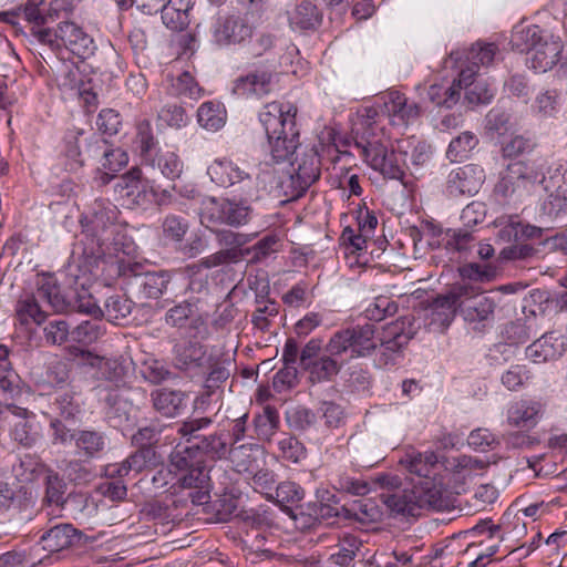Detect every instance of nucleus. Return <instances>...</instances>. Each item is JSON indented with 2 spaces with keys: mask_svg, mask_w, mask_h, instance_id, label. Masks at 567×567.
Segmentation results:
<instances>
[{
  "mask_svg": "<svg viewBox=\"0 0 567 567\" xmlns=\"http://www.w3.org/2000/svg\"><path fill=\"white\" fill-rule=\"evenodd\" d=\"M502 297L496 291L481 292L470 284H456L445 296L437 297L432 305L433 321L449 326L456 310L474 331L482 332L495 321Z\"/></svg>",
  "mask_w": 567,
  "mask_h": 567,
  "instance_id": "f257e3e1",
  "label": "nucleus"
},
{
  "mask_svg": "<svg viewBox=\"0 0 567 567\" xmlns=\"http://www.w3.org/2000/svg\"><path fill=\"white\" fill-rule=\"evenodd\" d=\"M380 498L389 515L400 519L416 518L424 509L444 511L450 503L443 484L434 481L414 483L411 488L393 493H381Z\"/></svg>",
  "mask_w": 567,
  "mask_h": 567,
  "instance_id": "f03ea898",
  "label": "nucleus"
},
{
  "mask_svg": "<svg viewBox=\"0 0 567 567\" xmlns=\"http://www.w3.org/2000/svg\"><path fill=\"white\" fill-rule=\"evenodd\" d=\"M118 210L110 200L95 199L90 215L84 217L85 254L100 258L117 251L121 245V226L116 224Z\"/></svg>",
  "mask_w": 567,
  "mask_h": 567,
  "instance_id": "7ed1b4c3",
  "label": "nucleus"
},
{
  "mask_svg": "<svg viewBox=\"0 0 567 567\" xmlns=\"http://www.w3.org/2000/svg\"><path fill=\"white\" fill-rule=\"evenodd\" d=\"M511 42L519 52H526L529 68L539 73L551 70L564 49L559 35L535 24L516 27Z\"/></svg>",
  "mask_w": 567,
  "mask_h": 567,
  "instance_id": "20e7f679",
  "label": "nucleus"
},
{
  "mask_svg": "<svg viewBox=\"0 0 567 567\" xmlns=\"http://www.w3.org/2000/svg\"><path fill=\"white\" fill-rule=\"evenodd\" d=\"M198 215L200 224L208 229L221 225L239 228L250 221L252 208L245 199L206 197Z\"/></svg>",
  "mask_w": 567,
  "mask_h": 567,
  "instance_id": "39448f33",
  "label": "nucleus"
},
{
  "mask_svg": "<svg viewBox=\"0 0 567 567\" xmlns=\"http://www.w3.org/2000/svg\"><path fill=\"white\" fill-rule=\"evenodd\" d=\"M31 34L52 50L65 48L81 59L93 55L95 51L93 39L71 21H62L55 29H31Z\"/></svg>",
  "mask_w": 567,
  "mask_h": 567,
  "instance_id": "423d86ee",
  "label": "nucleus"
},
{
  "mask_svg": "<svg viewBox=\"0 0 567 567\" xmlns=\"http://www.w3.org/2000/svg\"><path fill=\"white\" fill-rule=\"evenodd\" d=\"M375 332L373 323L357 324L338 330L324 346V351L341 355L349 353L352 359L369 357L378 348Z\"/></svg>",
  "mask_w": 567,
  "mask_h": 567,
  "instance_id": "0eeeda50",
  "label": "nucleus"
},
{
  "mask_svg": "<svg viewBox=\"0 0 567 567\" xmlns=\"http://www.w3.org/2000/svg\"><path fill=\"white\" fill-rule=\"evenodd\" d=\"M545 177L524 162H514L507 166L494 187V196L502 205L520 202L537 182Z\"/></svg>",
  "mask_w": 567,
  "mask_h": 567,
  "instance_id": "6e6552de",
  "label": "nucleus"
},
{
  "mask_svg": "<svg viewBox=\"0 0 567 567\" xmlns=\"http://www.w3.org/2000/svg\"><path fill=\"white\" fill-rule=\"evenodd\" d=\"M292 171L280 183L286 196L299 198L320 177L321 161L315 147L300 148L291 163Z\"/></svg>",
  "mask_w": 567,
  "mask_h": 567,
  "instance_id": "1a4fd4ad",
  "label": "nucleus"
},
{
  "mask_svg": "<svg viewBox=\"0 0 567 567\" xmlns=\"http://www.w3.org/2000/svg\"><path fill=\"white\" fill-rule=\"evenodd\" d=\"M355 146L361 148L373 169L380 171L388 178L403 179L409 156L403 144L398 143L396 147H392L390 151L381 144L371 142H357Z\"/></svg>",
  "mask_w": 567,
  "mask_h": 567,
  "instance_id": "9d476101",
  "label": "nucleus"
},
{
  "mask_svg": "<svg viewBox=\"0 0 567 567\" xmlns=\"http://www.w3.org/2000/svg\"><path fill=\"white\" fill-rule=\"evenodd\" d=\"M210 230L215 234L216 241L223 249L203 259V265L207 269L240 262L247 257L244 246L256 237V234L237 233L231 229L218 227Z\"/></svg>",
  "mask_w": 567,
  "mask_h": 567,
  "instance_id": "9b49d317",
  "label": "nucleus"
},
{
  "mask_svg": "<svg viewBox=\"0 0 567 567\" xmlns=\"http://www.w3.org/2000/svg\"><path fill=\"white\" fill-rule=\"evenodd\" d=\"M80 137L76 136L74 143H70L66 148V155L73 158L80 165H83L85 159L102 156L104 163L103 167L110 171H117L122 165L126 164V154L121 150H111L106 146L104 140L93 136L87 143L85 150L82 152L80 148Z\"/></svg>",
  "mask_w": 567,
  "mask_h": 567,
  "instance_id": "f8f14e48",
  "label": "nucleus"
},
{
  "mask_svg": "<svg viewBox=\"0 0 567 567\" xmlns=\"http://www.w3.org/2000/svg\"><path fill=\"white\" fill-rule=\"evenodd\" d=\"M9 414L7 420L11 426L10 436L23 447H32L41 437V427L33 412L16 404L6 403Z\"/></svg>",
  "mask_w": 567,
  "mask_h": 567,
  "instance_id": "ddd939ff",
  "label": "nucleus"
},
{
  "mask_svg": "<svg viewBox=\"0 0 567 567\" xmlns=\"http://www.w3.org/2000/svg\"><path fill=\"white\" fill-rule=\"evenodd\" d=\"M165 323L177 329H185L187 338L205 339L208 327L197 308L189 301H182L165 312Z\"/></svg>",
  "mask_w": 567,
  "mask_h": 567,
  "instance_id": "4468645a",
  "label": "nucleus"
},
{
  "mask_svg": "<svg viewBox=\"0 0 567 567\" xmlns=\"http://www.w3.org/2000/svg\"><path fill=\"white\" fill-rule=\"evenodd\" d=\"M415 329L413 321L409 317L400 318L389 323L381 337L377 338L378 344L382 350L381 360L388 364L394 359V354L399 353L414 337Z\"/></svg>",
  "mask_w": 567,
  "mask_h": 567,
  "instance_id": "2eb2a0df",
  "label": "nucleus"
},
{
  "mask_svg": "<svg viewBox=\"0 0 567 567\" xmlns=\"http://www.w3.org/2000/svg\"><path fill=\"white\" fill-rule=\"evenodd\" d=\"M297 107L290 103L271 102L259 112V121L267 137L278 133L292 134L296 126Z\"/></svg>",
  "mask_w": 567,
  "mask_h": 567,
  "instance_id": "dca6fc26",
  "label": "nucleus"
},
{
  "mask_svg": "<svg viewBox=\"0 0 567 567\" xmlns=\"http://www.w3.org/2000/svg\"><path fill=\"white\" fill-rule=\"evenodd\" d=\"M484 178V171L478 165L468 164L454 168L447 175L446 192L452 197L475 195Z\"/></svg>",
  "mask_w": 567,
  "mask_h": 567,
  "instance_id": "f3484780",
  "label": "nucleus"
},
{
  "mask_svg": "<svg viewBox=\"0 0 567 567\" xmlns=\"http://www.w3.org/2000/svg\"><path fill=\"white\" fill-rule=\"evenodd\" d=\"M277 74L268 70H255L235 81L233 91L240 96L262 97L277 85Z\"/></svg>",
  "mask_w": 567,
  "mask_h": 567,
  "instance_id": "a211bd4d",
  "label": "nucleus"
},
{
  "mask_svg": "<svg viewBox=\"0 0 567 567\" xmlns=\"http://www.w3.org/2000/svg\"><path fill=\"white\" fill-rule=\"evenodd\" d=\"M400 463L409 473L419 477L416 483H424V481L442 483L436 478L439 458L433 451L419 452L412 450L401 458Z\"/></svg>",
  "mask_w": 567,
  "mask_h": 567,
  "instance_id": "6ab92c4d",
  "label": "nucleus"
},
{
  "mask_svg": "<svg viewBox=\"0 0 567 567\" xmlns=\"http://www.w3.org/2000/svg\"><path fill=\"white\" fill-rule=\"evenodd\" d=\"M83 534L71 524H59L48 529L38 543L48 555L66 549L79 543Z\"/></svg>",
  "mask_w": 567,
  "mask_h": 567,
  "instance_id": "aec40b11",
  "label": "nucleus"
},
{
  "mask_svg": "<svg viewBox=\"0 0 567 567\" xmlns=\"http://www.w3.org/2000/svg\"><path fill=\"white\" fill-rule=\"evenodd\" d=\"M172 276L166 270L134 274L131 286L138 298L157 299L167 289Z\"/></svg>",
  "mask_w": 567,
  "mask_h": 567,
  "instance_id": "412c9836",
  "label": "nucleus"
},
{
  "mask_svg": "<svg viewBox=\"0 0 567 567\" xmlns=\"http://www.w3.org/2000/svg\"><path fill=\"white\" fill-rule=\"evenodd\" d=\"M75 454L83 461L99 458L106 449L107 437L104 432L83 429L73 431Z\"/></svg>",
  "mask_w": 567,
  "mask_h": 567,
  "instance_id": "4be33fe9",
  "label": "nucleus"
},
{
  "mask_svg": "<svg viewBox=\"0 0 567 567\" xmlns=\"http://www.w3.org/2000/svg\"><path fill=\"white\" fill-rule=\"evenodd\" d=\"M252 28L236 16L218 19L213 31L216 43L220 45L241 43L250 38Z\"/></svg>",
  "mask_w": 567,
  "mask_h": 567,
  "instance_id": "5701e85b",
  "label": "nucleus"
},
{
  "mask_svg": "<svg viewBox=\"0 0 567 567\" xmlns=\"http://www.w3.org/2000/svg\"><path fill=\"white\" fill-rule=\"evenodd\" d=\"M566 351V342L557 332L544 333L526 349V355L535 363L560 358Z\"/></svg>",
  "mask_w": 567,
  "mask_h": 567,
  "instance_id": "b1692460",
  "label": "nucleus"
},
{
  "mask_svg": "<svg viewBox=\"0 0 567 567\" xmlns=\"http://www.w3.org/2000/svg\"><path fill=\"white\" fill-rule=\"evenodd\" d=\"M197 338L176 342L173 347V364L182 371L200 368L206 358V349Z\"/></svg>",
  "mask_w": 567,
  "mask_h": 567,
  "instance_id": "393cba45",
  "label": "nucleus"
},
{
  "mask_svg": "<svg viewBox=\"0 0 567 567\" xmlns=\"http://www.w3.org/2000/svg\"><path fill=\"white\" fill-rule=\"evenodd\" d=\"M114 192L127 205H141L145 202L146 189L142 182V171L133 167L120 176L114 184Z\"/></svg>",
  "mask_w": 567,
  "mask_h": 567,
  "instance_id": "a878e982",
  "label": "nucleus"
},
{
  "mask_svg": "<svg viewBox=\"0 0 567 567\" xmlns=\"http://www.w3.org/2000/svg\"><path fill=\"white\" fill-rule=\"evenodd\" d=\"M127 389H112L107 392L105 403V415L114 427L126 424L131 419L132 401Z\"/></svg>",
  "mask_w": 567,
  "mask_h": 567,
  "instance_id": "bb28decb",
  "label": "nucleus"
},
{
  "mask_svg": "<svg viewBox=\"0 0 567 567\" xmlns=\"http://www.w3.org/2000/svg\"><path fill=\"white\" fill-rule=\"evenodd\" d=\"M76 351L75 355L81 359V363L93 369L97 379L118 381L124 375V367L117 359L100 357L81 349H76Z\"/></svg>",
  "mask_w": 567,
  "mask_h": 567,
  "instance_id": "cd10ccee",
  "label": "nucleus"
},
{
  "mask_svg": "<svg viewBox=\"0 0 567 567\" xmlns=\"http://www.w3.org/2000/svg\"><path fill=\"white\" fill-rule=\"evenodd\" d=\"M384 109L394 124L414 122L421 114L420 106L414 102L409 103L399 91H391L384 96Z\"/></svg>",
  "mask_w": 567,
  "mask_h": 567,
  "instance_id": "c85d7f7f",
  "label": "nucleus"
},
{
  "mask_svg": "<svg viewBox=\"0 0 567 567\" xmlns=\"http://www.w3.org/2000/svg\"><path fill=\"white\" fill-rule=\"evenodd\" d=\"M133 309V302L121 295L110 296L104 302V311H102L95 305H80L79 310L89 315L96 316L97 313L103 315L109 321L121 324L131 315Z\"/></svg>",
  "mask_w": 567,
  "mask_h": 567,
  "instance_id": "c756f323",
  "label": "nucleus"
},
{
  "mask_svg": "<svg viewBox=\"0 0 567 567\" xmlns=\"http://www.w3.org/2000/svg\"><path fill=\"white\" fill-rule=\"evenodd\" d=\"M142 163L148 167L154 175L158 174L171 181L178 178L183 172V163L178 155L168 150L158 148L142 161Z\"/></svg>",
  "mask_w": 567,
  "mask_h": 567,
  "instance_id": "7c9ffc66",
  "label": "nucleus"
},
{
  "mask_svg": "<svg viewBox=\"0 0 567 567\" xmlns=\"http://www.w3.org/2000/svg\"><path fill=\"white\" fill-rule=\"evenodd\" d=\"M212 182L221 187L233 186L237 183H251L250 174L228 159H215L207 168Z\"/></svg>",
  "mask_w": 567,
  "mask_h": 567,
  "instance_id": "2f4dec72",
  "label": "nucleus"
},
{
  "mask_svg": "<svg viewBox=\"0 0 567 567\" xmlns=\"http://www.w3.org/2000/svg\"><path fill=\"white\" fill-rule=\"evenodd\" d=\"M156 452L153 446L138 447L121 464L107 466L106 474L111 477H123L131 472L140 473L155 462Z\"/></svg>",
  "mask_w": 567,
  "mask_h": 567,
  "instance_id": "473e14b6",
  "label": "nucleus"
},
{
  "mask_svg": "<svg viewBox=\"0 0 567 567\" xmlns=\"http://www.w3.org/2000/svg\"><path fill=\"white\" fill-rule=\"evenodd\" d=\"M193 6V0H167L159 8L164 25L172 31L186 29L190 22L189 11Z\"/></svg>",
  "mask_w": 567,
  "mask_h": 567,
  "instance_id": "72a5a7b5",
  "label": "nucleus"
},
{
  "mask_svg": "<svg viewBox=\"0 0 567 567\" xmlns=\"http://www.w3.org/2000/svg\"><path fill=\"white\" fill-rule=\"evenodd\" d=\"M34 296L40 301H45L55 312H64L70 307V302L61 292L58 280L53 275H42L38 278Z\"/></svg>",
  "mask_w": 567,
  "mask_h": 567,
  "instance_id": "f704fd0d",
  "label": "nucleus"
},
{
  "mask_svg": "<svg viewBox=\"0 0 567 567\" xmlns=\"http://www.w3.org/2000/svg\"><path fill=\"white\" fill-rule=\"evenodd\" d=\"M194 445L200 456L205 454L210 458L217 460H221L226 457L228 454H231L235 460L238 453L251 450V447H248L246 445H240L238 447H229L226 439L224 437V434L221 433L205 435L199 441L194 442Z\"/></svg>",
  "mask_w": 567,
  "mask_h": 567,
  "instance_id": "c9c22d12",
  "label": "nucleus"
},
{
  "mask_svg": "<svg viewBox=\"0 0 567 567\" xmlns=\"http://www.w3.org/2000/svg\"><path fill=\"white\" fill-rule=\"evenodd\" d=\"M288 14L290 27L293 30H315L322 21L321 12L310 0H301Z\"/></svg>",
  "mask_w": 567,
  "mask_h": 567,
  "instance_id": "e433bc0d",
  "label": "nucleus"
},
{
  "mask_svg": "<svg viewBox=\"0 0 567 567\" xmlns=\"http://www.w3.org/2000/svg\"><path fill=\"white\" fill-rule=\"evenodd\" d=\"M339 355L326 351L323 355L308 364L303 369L308 373V381L311 384L332 381L341 370V363L337 360Z\"/></svg>",
  "mask_w": 567,
  "mask_h": 567,
  "instance_id": "4c0bfd02",
  "label": "nucleus"
},
{
  "mask_svg": "<svg viewBox=\"0 0 567 567\" xmlns=\"http://www.w3.org/2000/svg\"><path fill=\"white\" fill-rule=\"evenodd\" d=\"M270 147V154L277 163L289 161L293 154L300 150L299 131L293 127L292 134L285 133L274 134L267 137Z\"/></svg>",
  "mask_w": 567,
  "mask_h": 567,
  "instance_id": "58836bf2",
  "label": "nucleus"
},
{
  "mask_svg": "<svg viewBox=\"0 0 567 567\" xmlns=\"http://www.w3.org/2000/svg\"><path fill=\"white\" fill-rule=\"evenodd\" d=\"M152 402L162 415L174 417L185 406V394L177 390L161 389L152 393Z\"/></svg>",
  "mask_w": 567,
  "mask_h": 567,
  "instance_id": "ea45409f",
  "label": "nucleus"
},
{
  "mask_svg": "<svg viewBox=\"0 0 567 567\" xmlns=\"http://www.w3.org/2000/svg\"><path fill=\"white\" fill-rule=\"evenodd\" d=\"M16 316L21 324L34 323L41 326L45 322L47 313L40 306V300L34 293L22 296L16 306Z\"/></svg>",
  "mask_w": 567,
  "mask_h": 567,
  "instance_id": "a19ab883",
  "label": "nucleus"
},
{
  "mask_svg": "<svg viewBox=\"0 0 567 567\" xmlns=\"http://www.w3.org/2000/svg\"><path fill=\"white\" fill-rule=\"evenodd\" d=\"M540 412V403L535 401H519L509 408L507 421L514 426L530 427L536 424Z\"/></svg>",
  "mask_w": 567,
  "mask_h": 567,
  "instance_id": "79ce46f5",
  "label": "nucleus"
},
{
  "mask_svg": "<svg viewBox=\"0 0 567 567\" xmlns=\"http://www.w3.org/2000/svg\"><path fill=\"white\" fill-rule=\"evenodd\" d=\"M171 466L177 472H184L204 463L194 443L184 445L177 442L174 451L169 455Z\"/></svg>",
  "mask_w": 567,
  "mask_h": 567,
  "instance_id": "37998d69",
  "label": "nucleus"
},
{
  "mask_svg": "<svg viewBox=\"0 0 567 567\" xmlns=\"http://www.w3.org/2000/svg\"><path fill=\"white\" fill-rule=\"evenodd\" d=\"M210 424L212 420L209 417L188 419L171 425V433L174 432L178 435V442L184 441V445H190L204 436L199 434L200 430L208 427Z\"/></svg>",
  "mask_w": 567,
  "mask_h": 567,
  "instance_id": "c03bdc74",
  "label": "nucleus"
},
{
  "mask_svg": "<svg viewBox=\"0 0 567 567\" xmlns=\"http://www.w3.org/2000/svg\"><path fill=\"white\" fill-rule=\"evenodd\" d=\"M285 420L292 431L305 432L317 424L318 416L313 410L305 405H293L286 410Z\"/></svg>",
  "mask_w": 567,
  "mask_h": 567,
  "instance_id": "a18cd8bd",
  "label": "nucleus"
},
{
  "mask_svg": "<svg viewBox=\"0 0 567 567\" xmlns=\"http://www.w3.org/2000/svg\"><path fill=\"white\" fill-rule=\"evenodd\" d=\"M197 120L204 128L217 131L225 124L226 111L220 103L205 102L197 110Z\"/></svg>",
  "mask_w": 567,
  "mask_h": 567,
  "instance_id": "49530a36",
  "label": "nucleus"
},
{
  "mask_svg": "<svg viewBox=\"0 0 567 567\" xmlns=\"http://www.w3.org/2000/svg\"><path fill=\"white\" fill-rule=\"evenodd\" d=\"M203 262L200 265L193 264L184 268V274L188 278L187 290L195 296L197 301L208 295L209 281L208 275L204 271Z\"/></svg>",
  "mask_w": 567,
  "mask_h": 567,
  "instance_id": "de8ad7c7",
  "label": "nucleus"
},
{
  "mask_svg": "<svg viewBox=\"0 0 567 567\" xmlns=\"http://www.w3.org/2000/svg\"><path fill=\"white\" fill-rule=\"evenodd\" d=\"M477 144V136L470 131H465L450 142L446 156L452 162H461L468 157Z\"/></svg>",
  "mask_w": 567,
  "mask_h": 567,
  "instance_id": "09e8293b",
  "label": "nucleus"
},
{
  "mask_svg": "<svg viewBox=\"0 0 567 567\" xmlns=\"http://www.w3.org/2000/svg\"><path fill=\"white\" fill-rule=\"evenodd\" d=\"M458 271L463 279L475 282H491L497 278L499 268L493 262H468L460 267Z\"/></svg>",
  "mask_w": 567,
  "mask_h": 567,
  "instance_id": "8fccbe9b",
  "label": "nucleus"
},
{
  "mask_svg": "<svg viewBox=\"0 0 567 567\" xmlns=\"http://www.w3.org/2000/svg\"><path fill=\"white\" fill-rule=\"evenodd\" d=\"M348 513L360 523H375L382 519L383 513L373 498L353 502Z\"/></svg>",
  "mask_w": 567,
  "mask_h": 567,
  "instance_id": "3c124183",
  "label": "nucleus"
},
{
  "mask_svg": "<svg viewBox=\"0 0 567 567\" xmlns=\"http://www.w3.org/2000/svg\"><path fill=\"white\" fill-rule=\"evenodd\" d=\"M105 333L104 324L97 320H85L78 324L72 331V340L78 343L91 344Z\"/></svg>",
  "mask_w": 567,
  "mask_h": 567,
  "instance_id": "603ef678",
  "label": "nucleus"
},
{
  "mask_svg": "<svg viewBox=\"0 0 567 567\" xmlns=\"http://www.w3.org/2000/svg\"><path fill=\"white\" fill-rule=\"evenodd\" d=\"M279 237L276 234H268L258 240L254 246L247 247L245 252L250 257L251 264H258L279 250Z\"/></svg>",
  "mask_w": 567,
  "mask_h": 567,
  "instance_id": "864d4df0",
  "label": "nucleus"
},
{
  "mask_svg": "<svg viewBox=\"0 0 567 567\" xmlns=\"http://www.w3.org/2000/svg\"><path fill=\"white\" fill-rule=\"evenodd\" d=\"M188 228V221L179 215L168 214L162 220V236L171 243H181Z\"/></svg>",
  "mask_w": 567,
  "mask_h": 567,
  "instance_id": "5fc2aeb1",
  "label": "nucleus"
},
{
  "mask_svg": "<svg viewBox=\"0 0 567 567\" xmlns=\"http://www.w3.org/2000/svg\"><path fill=\"white\" fill-rule=\"evenodd\" d=\"M177 484L182 488H208L209 487V475L208 470L203 464L197 465L193 468L182 472L177 478Z\"/></svg>",
  "mask_w": 567,
  "mask_h": 567,
  "instance_id": "6e6d98bb",
  "label": "nucleus"
},
{
  "mask_svg": "<svg viewBox=\"0 0 567 567\" xmlns=\"http://www.w3.org/2000/svg\"><path fill=\"white\" fill-rule=\"evenodd\" d=\"M361 546V542L355 536H346L339 550L331 555V560L340 567H351Z\"/></svg>",
  "mask_w": 567,
  "mask_h": 567,
  "instance_id": "4d7b16f0",
  "label": "nucleus"
},
{
  "mask_svg": "<svg viewBox=\"0 0 567 567\" xmlns=\"http://www.w3.org/2000/svg\"><path fill=\"white\" fill-rule=\"evenodd\" d=\"M43 336L45 343L50 346H61L68 341L71 336L69 323L63 319L50 320L43 327Z\"/></svg>",
  "mask_w": 567,
  "mask_h": 567,
  "instance_id": "13d9d810",
  "label": "nucleus"
},
{
  "mask_svg": "<svg viewBox=\"0 0 567 567\" xmlns=\"http://www.w3.org/2000/svg\"><path fill=\"white\" fill-rule=\"evenodd\" d=\"M279 456L291 463H299L306 457L303 444L296 437L285 435L277 443Z\"/></svg>",
  "mask_w": 567,
  "mask_h": 567,
  "instance_id": "bf43d9fd",
  "label": "nucleus"
},
{
  "mask_svg": "<svg viewBox=\"0 0 567 567\" xmlns=\"http://www.w3.org/2000/svg\"><path fill=\"white\" fill-rule=\"evenodd\" d=\"M163 433H166L165 437H169L172 435L171 425L161 426L158 424H150L141 427L133 435V442L140 447L152 446L153 444L158 443Z\"/></svg>",
  "mask_w": 567,
  "mask_h": 567,
  "instance_id": "052dcab7",
  "label": "nucleus"
},
{
  "mask_svg": "<svg viewBox=\"0 0 567 567\" xmlns=\"http://www.w3.org/2000/svg\"><path fill=\"white\" fill-rule=\"evenodd\" d=\"M135 143L140 151L142 161L158 150L156 147L157 142L153 135L150 122L143 121L138 123Z\"/></svg>",
  "mask_w": 567,
  "mask_h": 567,
  "instance_id": "680f3d73",
  "label": "nucleus"
},
{
  "mask_svg": "<svg viewBox=\"0 0 567 567\" xmlns=\"http://www.w3.org/2000/svg\"><path fill=\"white\" fill-rule=\"evenodd\" d=\"M560 96L555 90L538 94L533 105L534 111L542 116H554L559 109Z\"/></svg>",
  "mask_w": 567,
  "mask_h": 567,
  "instance_id": "e2e57ef3",
  "label": "nucleus"
},
{
  "mask_svg": "<svg viewBox=\"0 0 567 567\" xmlns=\"http://www.w3.org/2000/svg\"><path fill=\"white\" fill-rule=\"evenodd\" d=\"M534 142L529 137L515 135L502 146V154L506 158H514L530 153L534 150Z\"/></svg>",
  "mask_w": 567,
  "mask_h": 567,
  "instance_id": "0e129e2a",
  "label": "nucleus"
},
{
  "mask_svg": "<svg viewBox=\"0 0 567 567\" xmlns=\"http://www.w3.org/2000/svg\"><path fill=\"white\" fill-rule=\"evenodd\" d=\"M174 92L192 100H197L202 89L189 72H183L172 83Z\"/></svg>",
  "mask_w": 567,
  "mask_h": 567,
  "instance_id": "69168bd1",
  "label": "nucleus"
},
{
  "mask_svg": "<svg viewBox=\"0 0 567 567\" xmlns=\"http://www.w3.org/2000/svg\"><path fill=\"white\" fill-rule=\"evenodd\" d=\"M502 334L512 344L525 343L530 338V327L527 326L524 319H517L507 323Z\"/></svg>",
  "mask_w": 567,
  "mask_h": 567,
  "instance_id": "338daca9",
  "label": "nucleus"
},
{
  "mask_svg": "<svg viewBox=\"0 0 567 567\" xmlns=\"http://www.w3.org/2000/svg\"><path fill=\"white\" fill-rule=\"evenodd\" d=\"M54 410L63 420H73L80 412V403L70 392L60 393L53 403Z\"/></svg>",
  "mask_w": 567,
  "mask_h": 567,
  "instance_id": "774afa93",
  "label": "nucleus"
}]
</instances>
